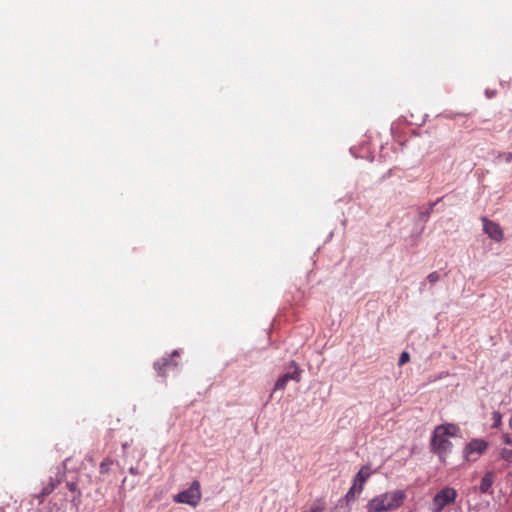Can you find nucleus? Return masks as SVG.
I'll use <instances>...</instances> for the list:
<instances>
[{
	"instance_id": "f257e3e1",
	"label": "nucleus",
	"mask_w": 512,
	"mask_h": 512,
	"mask_svg": "<svg viewBox=\"0 0 512 512\" xmlns=\"http://www.w3.org/2000/svg\"><path fill=\"white\" fill-rule=\"evenodd\" d=\"M459 432V428L454 424H441L435 427L430 441V448L433 453L438 455L444 462L448 452L452 449L450 437H454Z\"/></svg>"
},
{
	"instance_id": "f03ea898",
	"label": "nucleus",
	"mask_w": 512,
	"mask_h": 512,
	"mask_svg": "<svg viewBox=\"0 0 512 512\" xmlns=\"http://www.w3.org/2000/svg\"><path fill=\"white\" fill-rule=\"evenodd\" d=\"M406 494L403 490H393L372 498L366 505L367 512H390L404 503Z\"/></svg>"
},
{
	"instance_id": "7ed1b4c3",
	"label": "nucleus",
	"mask_w": 512,
	"mask_h": 512,
	"mask_svg": "<svg viewBox=\"0 0 512 512\" xmlns=\"http://www.w3.org/2000/svg\"><path fill=\"white\" fill-rule=\"evenodd\" d=\"M201 489L198 481H193L187 490H184L174 496L176 503H185L193 507L197 506L201 500Z\"/></svg>"
},
{
	"instance_id": "20e7f679",
	"label": "nucleus",
	"mask_w": 512,
	"mask_h": 512,
	"mask_svg": "<svg viewBox=\"0 0 512 512\" xmlns=\"http://www.w3.org/2000/svg\"><path fill=\"white\" fill-rule=\"evenodd\" d=\"M457 491L452 487L441 489L433 498V511L441 512L445 506L455 502Z\"/></svg>"
},
{
	"instance_id": "39448f33",
	"label": "nucleus",
	"mask_w": 512,
	"mask_h": 512,
	"mask_svg": "<svg viewBox=\"0 0 512 512\" xmlns=\"http://www.w3.org/2000/svg\"><path fill=\"white\" fill-rule=\"evenodd\" d=\"M488 443L483 439L471 440L464 449L467 461H476L487 449Z\"/></svg>"
},
{
	"instance_id": "423d86ee",
	"label": "nucleus",
	"mask_w": 512,
	"mask_h": 512,
	"mask_svg": "<svg viewBox=\"0 0 512 512\" xmlns=\"http://www.w3.org/2000/svg\"><path fill=\"white\" fill-rule=\"evenodd\" d=\"M484 232L493 240L500 242L503 240V230L499 224L487 219L482 218Z\"/></svg>"
},
{
	"instance_id": "0eeeda50",
	"label": "nucleus",
	"mask_w": 512,
	"mask_h": 512,
	"mask_svg": "<svg viewBox=\"0 0 512 512\" xmlns=\"http://www.w3.org/2000/svg\"><path fill=\"white\" fill-rule=\"evenodd\" d=\"M292 366L294 367L293 372H288L282 375L275 383L274 390H284L287 386V383L290 380H294L296 382L300 381V369L295 364V362H292Z\"/></svg>"
},
{
	"instance_id": "6e6552de",
	"label": "nucleus",
	"mask_w": 512,
	"mask_h": 512,
	"mask_svg": "<svg viewBox=\"0 0 512 512\" xmlns=\"http://www.w3.org/2000/svg\"><path fill=\"white\" fill-rule=\"evenodd\" d=\"M175 356H179L177 351H174L171 356L163 357L159 359L157 362H155L154 368L158 372V375L165 376V372L169 367L177 366V363L173 361V357Z\"/></svg>"
},
{
	"instance_id": "1a4fd4ad",
	"label": "nucleus",
	"mask_w": 512,
	"mask_h": 512,
	"mask_svg": "<svg viewBox=\"0 0 512 512\" xmlns=\"http://www.w3.org/2000/svg\"><path fill=\"white\" fill-rule=\"evenodd\" d=\"M371 475V470L369 466H363L357 475L354 478V484L358 486L357 492L361 493L364 487L365 482Z\"/></svg>"
},
{
	"instance_id": "9d476101",
	"label": "nucleus",
	"mask_w": 512,
	"mask_h": 512,
	"mask_svg": "<svg viewBox=\"0 0 512 512\" xmlns=\"http://www.w3.org/2000/svg\"><path fill=\"white\" fill-rule=\"evenodd\" d=\"M495 480V475L493 472L489 471L484 474L481 479L479 490L481 493H489L490 488L492 487Z\"/></svg>"
},
{
	"instance_id": "9b49d317",
	"label": "nucleus",
	"mask_w": 512,
	"mask_h": 512,
	"mask_svg": "<svg viewBox=\"0 0 512 512\" xmlns=\"http://www.w3.org/2000/svg\"><path fill=\"white\" fill-rule=\"evenodd\" d=\"M326 508V504L323 499H316L307 509L302 512H323Z\"/></svg>"
},
{
	"instance_id": "f8f14e48",
	"label": "nucleus",
	"mask_w": 512,
	"mask_h": 512,
	"mask_svg": "<svg viewBox=\"0 0 512 512\" xmlns=\"http://www.w3.org/2000/svg\"><path fill=\"white\" fill-rule=\"evenodd\" d=\"M56 485L55 483L51 480L47 485H45L41 492H40V497L44 498L48 495H50L54 489H55Z\"/></svg>"
},
{
	"instance_id": "ddd939ff",
	"label": "nucleus",
	"mask_w": 512,
	"mask_h": 512,
	"mask_svg": "<svg viewBox=\"0 0 512 512\" xmlns=\"http://www.w3.org/2000/svg\"><path fill=\"white\" fill-rule=\"evenodd\" d=\"M492 420H493L492 427L499 428L502 424V415L500 414V412L494 411L492 413Z\"/></svg>"
},
{
	"instance_id": "4468645a",
	"label": "nucleus",
	"mask_w": 512,
	"mask_h": 512,
	"mask_svg": "<svg viewBox=\"0 0 512 512\" xmlns=\"http://www.w3.org/2000/svg\"><path fill=\"white\" fill-rule=\"evenodd\" d=\"M500 457L503 460L512 463V448H503L500 452Z\"/></svg>"
},
{
	"instance_id": "2eb2a0df",
	"label": "nucleus",
	"mask_w": 512,
	"mask_h": 512,
	"mask_svg": "<svg viewBox=\"0 0 512 512\" xmlns=\"http://www.w3.org/2000/svg\"><path fill=\"white\" fill-rule=\"evenodd\" d=\"M357 488H358V486L353 483L352 487L349 489V491L346 494V499L348 501L353 500L355 498L356 494H359L357 492Z\"/></svg>"
},
{
	"instance_id": "dca6fc26",
	"label": "nucleus",
	"mask_w": 512,
	"mask_h": 512,
	"mask_svg": "<svg viewBox=\"0 0 512 512\" xmlns=\"http://www.w3.org/2000/svg\"><path fill=\"white\" fill-rule=\"evenodd\" d=\"M427 280L429 281V283L434 284V283H436L437 281L440 280V274L438 272H436V271L431 272L427 276Z\"/></svg>"
},
{
	"instance_id": "f3484780",
	"label": "nucleus",
	"mask_w": 512,
	"mask_h": 512,
	"mask_svg": "<svg viewBox=\"0 0 512 512\" xmlns=\"http://www.w3.org/2000/svg\"><path fill=\"white\" fill-rule=\"evenodd\" d=\"M410 360V354L406 351L402 352L400 357H399V362L398 364L400 366L404 365L405 363H407L408 361Z\"/></svg>"
},
{
	"instance_id": "a211bd4d",
	"label": "nucleus",
	"mask_w": 512,
	"mask_h": 512,
	"mask_svg": "<svg viewBox=\"0 0 512 512\" xmlns=\"http://www.w3.org/2000/svg\"><path fill=\"white\" fill-rule=\"evenodd\" d=\"M108 465L109 463H106V461H103L101 464H100V472L101 473H105L108 471Z\"/></svg>"
},
{
	"instance_id": "6ab92c4d",
	"label": "nucleus",
	"mask_w": 512,
	"mask_h": 512,
	"mask_svg": "<svg viewBox=\"0 0 512 512\" xmlns=\"http://www.w3.org/2000/svg\"><path fill=\"white\" fill-rule=\"evenodd\" d=\"M503 442L507 445H512V439L510 438L509 435H504L503 436Z\"/></svg>"
},
{
	"instance_id": "aec40b11",
	"label": "nucleus",
	"mask_w": 512,
	"mask_h": 512,
	"mask_svg": "<svg viewBox=\"0 0 512 512\" xmlns=\"http://www.w3.org/2000/svg\"><path fill=\"white\" fill-rule=\"evenodd\" d=\"M75 486H76V485H75L74 483H69V484H68V487H69V489H70L71 491H73V490L75 489Z\"/></svg>"
},
{
	"instance_id": "412c9836",
	"label": "nucleus",
	"mask_w": 512,
	"mask_h": 512,
	"mask_svg": "<svg viewBox=\"0 0 512 512\" xmlns=\"http://www.w3.org/2000/svg\"><path fill=\"white\" fill-rule=\"evenodd\" d=\"M509 427H510V429L512 430V414H511V417H510V419H509Z\"/></svg>"
}]
</instances>
